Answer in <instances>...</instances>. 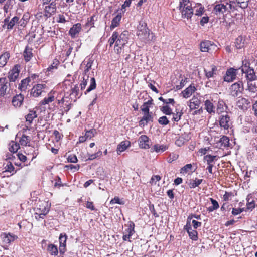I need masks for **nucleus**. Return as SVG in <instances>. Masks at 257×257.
<instances>
[{
    "instance_id": "nucleus-10",
    "label": "nucleus",
    "mask_w": 257,
    "mask_h": 257,
    "mask_svg": "<svg viewBox=\"0 0 257 257\" xmlns=\"http://www.w3.org/2000/svg\"><path fill=\"white\" fill-rule=\"evenodd\" d=\"M237 69L230 68L226 71L224 80L227 82H232L236 78Z\"/></svg>"
},
{
    "instance_id": "nucleus-15",
    "label": "nucleus",
    "mask_w": 257,
    "mask_h": 257,
    "mask_svg": "<svg viewBox=\"0 0 257 257\" xmlns=\"http://www.w3.org/2000/svg\"><path fill=\"white\" fill-rule=\"evenodd\" d=\"M250 103L248 99L243 97H239L237 101L236 105L240 109L244 110L247 109Z\"/></svg>"
},
{
    "instance_id": "nucleus-35",
    "label": "nucleus",
    "mask_w": 257,
    "mask_h": 257,
    "mask_svg": "<svg viewBox=\"0 0 257 257\" xmlns=\"http://www.w3.org/2000/svg\"><path fill=\"white\" fill-rule=\"evenodd\" d=\"M121 14H118L112 20L111 24L110 25V29L111 30L113 29L115 27H117L120 23V21L121 19Z\"/></svg>"
},
{
    "instance_id": "nucleus-34",
    "label": "nucleus",
    "mask_w": 257,
    "mask_h": 257,
    "mask_svg": "<svg viewBox=\"0 0 257 257\" xmlns=\"http://www.w3.org/2000/svg\"><path fill=\"white\" fill-rule=\"evenodd\" d=\"M245 74V78L247 81H252L256 79V76L255 75V72L253 68L249 69Z\"/></svg>"
},
{
    "instance_id": "nucleus-39",
    "label": "nucleus",
    "mask_w": 257,
    "mask_h": 257,
    "mask_svg": "<svg viewBox=\"0 0 257 257\" xmlns=\"http://www.w3.org/2000/svg\"><path fill=\"white\" fill-rule=\"evenodd\" d=\"M193 9L195 15L197 16H201L204 11V8L202 6L201 4H198Z\"/></svg>"
},
{
    "instance_id": "nucleus-47",
    "label": "nucleus",
    "mask_w": 257,
    "mask_h": 257,
    "mask_svg": "<svg viewBox=\"0 0 257 257\" xmlns=\"http://www.w3.org/2000/svg\"><path fill=\"white\" fill-rule=\"evenodd\" d=\"M55 99V97L53 95L51 94H48L47 97L44 98L41 102L40 104L41 105H46L49 104L50 102H53Z\"/></svg>"
},
{
    "instance_id": "nucleus-38",
    "label": "nucleus",
    "mask_w": 257,
    "mask_h": 257,
    "mask_svg": "<svg viewBox=\"0 0 257 257\" xmlns=\"http://www.w3.org/2000/svg\"><path fill=\"white\" fill-rule=\"evenodd\" d=\"M47 250L51 255L56 256L58 253L57 247L52 244H49Z\"/></svg>"
},
{
    "instance_id": "nucleus-55",
    "label": "nucleus",
    "mask_w": 257,
    "mask_h": 257,
    "mask_svg": "<svg viewBox=\"0 0 257 257\" xmlns=\"http://www.w3.org/2000/svg\"><path fill=\"white\" fill-rule=\"evenodd\" d=\"M169 122L166 116H162L158 119V123L162 125H166L169 123Z\"/></svg>"
},
{
    "instance_id": "nucleus-20",
    "label": "nucleus",
    "mask_w": 257,
    "mask_h": 257,
    "mask_svg": "<svg viewBox=\"0 0 257 257\" xmlns=\"http://www.w3.org/2000/svg\"><path fill=\"white\" fill-rule=\"evenodd\" d=\"M59 64L60 62L57 59H54L52 63L46 69V73L47 74L49 75L50 73H52L57 70L58 68V66L59 65Z\"/></svg>"
},
{
    "instance_id": "nucleus-28",
    "label": "nucleus",
    "mask_w": 257,
    "mask_h": 257,
    "mask_svg": "<svg viewBox=\"0 0 257 257\" xmlns=\"http://www.w3.org/2000/svg\"><path fill=\"white\" fill-rule=\"evenodd\" d=\"M32 51V49L31 48L29 47L28 45L26 46L23 53V56L26 61H29L33 57V53Z\"/></svg>"
},
{
    "instance_id": "nucleus-12",
    "label": "nucleus",
    "mask_w": 257,
    "mask_h": 257,
    "mask_svg": "<svg viewBox=\"0 0 257 257\" xmlns=\"http://www.w3.org/2000/svg\"><path fill=\"white\" fill-rule=\"evenodd\" d=\"M45 84H38L35 85L31 90V94L35 97H39L43 92Z\"/></svg>"
},
{
    "instance_id": "nucleus-50",
    "label": "nucleus",
    "mask_w": 257,
    "mask_h": 257,
    "mask_svg": "<svg viewBox=\"0 0 257 257\" xmlns=\"http://www.w3.org/2000/svg\"><path fill=\"white\" fill-rule=\"evenodd\" d=\"M204 160L207 162L208 165L213 164V163L216 160V156L207 155L204 157Z\"/></svg>"
},
{
    "instance_id": "nucleus-17",
    "label": "nucleus",
    "mask_w": 257,
    "mask_h": 257,
    "mask_svg": "<svg viewBox=\"0 0 257 257\" xmlns=\"http://www.w3.org/2000/svg\"><path fill=\"white\" fill-rule=\"evenodd\" d=\"M1 236L3 237V241L7 244H10L18 238V236L11 233H4Z\"/></svg>"
},
{
    "instance_id": "nucleus-52",
    "label": "nucleus",
    "mask_w": 257,
    "mask_h": 257,
    "mask_svg": "<svg viewBox=\"0 0 257 257\" xmlns=\"http://www.w3.org/2000/svg\"><path fill=\"white\" fill-rule=\"evenodd\" d=\"M251 82L247 81V90L251 93H255L257 92V86Z\"/></svg>"
},
{
    "instance_id": "nucleus-42",
    "label": "nucleus",
    "mask_w": 257,
    "mask_h": 257,
    "mask_svg": "<svg viewBox=\"0 0 257 257\" xmlns=\"http://www.w3.org/2000/svg\"><path fill=\"white\" fill-rule=\"evenodd\" d=\"M3 165L4 166V169H5V172L12 173V174H14V167L11 162L7 161L6 163H4Z\"/></svg>"
},
{
    "instance_id": "nucleus-60",
    "label": "nucleus",
    "mask_w": 257,
    "mask_h": 257,
    "mask_svg": "<svg viewBox=\"0 0 257 257\" xmlns=\"http://www.w3.org/2000/svg\"><path fill=\"white\" fill-rule=\"evenodd\" d=\"M96 130L95 129H91L86 131L85 135L88 139H90L94 136Z\"/></svg>"
},
{
    "instance_id": "nucleus-13",
    "label": "nucleus",
    "mask_w": 257,
    "mask_h": 257,
    "mask_svg": "<svg viewBox=\"0 0 257 257\" xmlns=\"http://www.w3.org/2000/svg\"><path fill=\"white\" fill-rule=\"evenodd\" d=\"M55 1H52L49 5L45 6L44 15L47 18L50 17L52 15L54 14L56 11Z\"/></svg>"
},
{
    "instance_id": "nucleus-63",
    "label": "nucleus",
    "mask_w": 257,
    "mask_h": 257,
    "mask_svg": "<svg viewBox=\"0 0 257 257\" xmlns=\"http://www.w3.org/2000/svg\"><path fill=\"white\" fill-rule=\"evenodd\" d=\"M102 152L101 151H99L96 153L93 154H88V160H92L95 159V158L99 157L101 155Z\"/></svg>"
},
{
    "instance_id": "nucleus-5",
    "label": "nucleus",
    "mask_w": 257,
    "mask_h": 257,
    "mask_svg": "<svg viewBox=\"0 0 257 257\" xmlns=\"http://www.w3.org/2000/svg\"><path fill=\"white\" fill-rule=\"evenodd\" d=\"M219 122L221 127L228 129L232 125L230 115L227 112L221 114L219 117Z\"/></svg>"
},
{
    "instance_id": "nucleus-9",
    "label": "nucleus",
    "mask_w": 257,
    "mask_h": 257,
    "mask_svg": "<svg viewBox=\"0 0 257 257\" xmlns=\"http://www.w3.org/2000/svg\"><path fill=\"white\" fill-rule=\"evenodd\" d=\"M20 66L19 65H16L8 73V79L11 82H14L17 79L20 72Z\"/></svg>"
},
{
    "instance_id": "nucleus-54",
    "label": "nucleus",
    "mask_w": 257,
    "mask_h": 257,
    "mask_svg": "<svg viewBox=\"0 0 257 257\" xmlns=\"http://www.w3.org/2000/svg\"><path fill=\"white\" fill-rule=\"evenodd\" d=\"M135 224L133 222H130L129 226L125 230V232L127 233V234H130L131 236H132L133 234L135 233Z\"/></svg>"
},
{
    "instance_id": "nucleus-18",
    "label": "nucleus",
    "mask_w": 257,
    "mask_h": 257,
    "mask_svg": "<svg viewBox=\"0 0 257 257\" xmlns=\"http://www.w3.org/2000/svg\"><path fill=\"white\" fill-rule=\"evenodd\" d=\"M204 109L210 114H214L215 113V107L210 100H206L204 101Z\"/></svg>"
},
{
    "instance_id": "nucleus-26",
    "label": "nucleus",
    "mask_w": 257,
    "mask_h": 257,
    "mask_svg": "<svg viewBox=\"0 0 257 257\" xmlns=\"http://www.w3.org/2000/svg\"><path fill=\"white\" fill-rule=\"evenodd\" d=\"M94 60L91 57H89L86 58L82 63V64H84L85 65V68L84 71L86 72H90V70L91 69V67L92 64L93 63Z\"/></svg>"
},
{
    "instance_id": "nucleus-36",
    "label": "nucleus",
    "mask_w": 257,
    "mask_h": 257,
    "mask_svg": "<svg viewBox=\"0 0 257 257\" xmlns=\"http://www.w3.org/2000/svg\"><path fill=\"white\" fill-rule=\"evenodd\" d=\"M249 0H230L231 3H236L237 6L242 9L247 7Z\"/></svg>"
},
{
    "instance_id": "nucleus-25",
    "label": "nucleus",
    "mask_w": 257,
    "mask_h": 257,
    "mask_svg": "<svg viewBox=\"0 0 257 257\" xmlns=\"http://www.w3.org/2000/svg\"><path fill=\"white\" fill-rule=\"evenodd\" d=\"M246 201V206L247 209L252 210L253 209L255 208V201L253 197V196L251 194L247 196Z\"/></svg>"
},
{
    "instance_id": "nucleus-49",
    "label": "nucleus",
    "mask_w": 257,
    "mask_h": 257,
    "mask_svg": "<svg viewBox=\"0 0 257 257\" xmlns=\"http://www.w3.org/2000/svg\"><path fill=\"white\" fill-rule=\"evenodd\" d=\"M20 148L19 144L12 141L9 145V150L11 152L15 153Z\"/></svg>"
},
{
    "instance_id": "nucleus-23",
    "label": "nucleus",
    "mask_w": 257,
    "mask_h": 257,
    "mask_svg": "<svg viewBox=\"0 0 257 257\" xmlns=\"http://www.w3.org/2000/svg\"><path fill=\"white\" fill-rule=\"evenodd\" d=\"M227 108L228 107L225 102L222 99H219L217 103V113H224Z\"/></svg>"
},
{
    "instance_id": "nucleus-58",
    "label": "nucleus",
    "mask_w": 257,
    "mask_h": 257,
    "mask_svg": "<svg viewBox=\"0 0 257 257\" xmlns=\"http://www.w3.org/2000/svg\"><path fill=\"white\" fill-rule=\"evenodd\" d=\"M154 150L157 152H162L166 150V147L164 145H160L158 144L155 145L153 147Z\"/></svg>"
},
{
    "instance_id": "nucleus-33",
    "label": "nucleus",
    "mask_w": 257,
    "mask_h": 257,
    "mask_svg": "<svg viewBox=\"0 0 257 257\" xmlns=\"http://www.w3.org/2000/svg\"><path fill=\"white\" fill-rule=\"evenodd\" d=\"M130 145V142L128 141H124L121 142L117 147V153L119 154V152H122L125 151L127 148Z\"/></svg>"
},
{
    "instance_id": "nucleus-22",
    "label": "nucleus",
    "mask_w": 257,
    "mask_h": 257,
    "mask_svg": "<svg viewBox=\"0 0 257 257\" xmlns=\"http://www.w3.org/2000/svg\"><path fill=\"white\" fill-rule=\"evenodd\" d=\"M196 90V88L193 85H190L182 91V93L183 97L185 98L189 97Z\"/></svg>"
},
{
    "instance_id": "nucleus-43",
    "label": "nucleus",
    "mask_w": 257,
    "mask_h": 257,
    "mask_svg": "<svg viewBox=\"0 0 257 257\" xmlns=\"http://www.w3.org/2000/svg\"><path fill=\"white\" fill-rule=\"evenodd\" d=\"M19 20V18L18 17H14L7 24V29L8 30L12 29L15 24L18 23Z\"/></svg>"
},
{
    "instance_id": "nucleus-19",
    "label": "nucleus",
    "mask_w": 257,
    "mask_h": 257,
    "mask_svg": "<svg viewBox=\"0 0 257 257\" xmlns=\"http://www.w3.org/2000/svg\"><path fill=\"white\" fill-rule=\"evenodd\" d=\"M81 30V25L80 23H77L74 25L72 28H70L69 33L72 38H75Z\"/></svg>"
},
{
    "instance_id": "nucleus-14",
    "label": "nucleus",
    "mask_w": 257,
    "mask_h": 257,
    "mask_svg": "<svg viewBox=\"0 0 257 257\" xmlns=\"http://www.w3.org/2000/svg\"><path fill=\"white\" fill-rule=\"evenodd\" d=\"M150 142L149 138L146 135H141L139 138V146L142 149H149Z\"/></svg>"
},
{
    "instance_id": "nucleus-3",
    "label": "nucleus",
    "mask_w": 257,
    "mask_h": 257,
    "mask_svg": "<svg viewBox=\"0 0 257 257\" xmlns=\"http://www.w3.org/2000/svg\"><path fill=\"white\" fill-rule=\"evenodd\" d=\"M179 7L183 18L187 19L191 18L194 13V10L189 0H182V1H180Z\"/></svg>"
},
{
    "instance_id": "nucleus-46",
    "label": "nucleus",
    "mask_w": 257,
    "mask_h": 257,
    "mask_svg": "<svg viewBox=\"0 0 257 257\" xmlns=\"http://www.w3.org/2000/svg\"><path fill=\"white\" fill-rule=\"evenodd\" d=\"M252 68L250 67V63L248 61H242V65L239 69H241L242 73H245L249 69Z\"/></svg>"
},
{
    "instance_id": "nucleus-30",
    "label": "nucleus",
    "mask_w": 257,
    "mask_h": 257,
    "mask_svg": "<svg viewBox=\"0 0 257 257\" xmlns=\"http://www.w3.org/2000/svg\"><path fill=\"white\" fill-rule=\"evenodd\" d=\"M245 45V39L242 36H238L235 40V46L238 49L243 48Z\"/></svg>"
},
{
    "instance_id": "nucleus-24",
    "label": "nucleus",
    "mask_w": 257,
    "mask_h": 257,
    "mask_svg": "<svg viewBox=\"0 0 257 257\" xmlns=\"http://www.w3.org/2000/svg\"><path fill=\"white\" fill-rule=\"evenodd\" d=\"M24 100V96L21 94L17 95L14 97L12 100V104L14 106L20 107Z\"/></svg>"
},
{
    "instance_id": "nucleus-29",
    "label": "nucleus",
    "mask_w": 257,
    "mask_h": 257,
    "mask_svg": "<svg viewBox=\"0 0 257 257\" xmlns=\"http://www.w3.org/2000/svg\"><path fill=\"white\" fill-rule=\"evenodd\" d=\"M10 57V53L8 52H6L0 55V67H4L6 65Z\"/></svg>"
},
{
    "instance_id": "nucleus-7",
    "label": "nucleus",
    "mask_w": 257,
    "mask_h": 257,
    "mask_svg": "<svg viewBox=\"0 0 257 257\" xmlns=\"http://www.w3.org/2000/svg\"><path fill=\"white\" fill-rule=\"evenodd\" d=\"M200 50L202 52H209L211 50H214L217 48V46L213 42L206 40L201 42Z\"/></svg>"
},
{
    "instance_id": "nucleus-31",
    "label": "nucleus",
    "mask_w": 257,
    "mask_h": 257,
    "mask_svg": "<svg viewBox=\"0 0 257 257\" xmlns=\"http://www.w3.org/2000/svg\"><path fill=\"white\" fill-rule=\"evenodd\" d=\"M153 105V100L150 99L148 100L147 102H144L143 104L141 107V109L142 111L144 113H148L150 112V107Z\"/></svg>"
},
{
    "instance_id": "nucleus-8",
    "label": "nucleus",
    "mask_w": 257,
    "mask_h": 257,
    "mask_svg": "<svg viewBox=\"0 0 257 257\" xmlns=\"http://www.w3.org/2000/svg\"><path fill=\"white\" fill-rule=\"evenodd\" d=\"M128 34L129 32L127 31H124L120 35L118 34V38L115 43L116 46H124L127 43Z\"/></svg>"
},
{
    "instance_id": "nucleus-56",
    "label": "nucleus",
    "mask_w": 257,
    "mask_h": 257,
    "mask_svg": "<svg viewBox=\"0 0 257 257\" xmlns=\"http://www.w3.org/2000/svg\"><path fill=\"white\" fill-rule=\"evenodd\" d=\"M192 168V165L191 164H186L180 169V173L186 174L191 170Z\"/></svg>"
},
{
    "instance_id": "nucleus-48",
    "label": "nucleus",
    "mask_w": 257,
    "mask_h": 257,
    "mask_svg": "<svg viewBox=\"0 0 257 257\" xmlns=\"http://www.w3.org/2000/svg\"><path fill=\"white\" fill-rule=\"evenodd\" d=\"M118 32L117 31L113 32L111 37L108 40V43L110 47H111L113 44L115 43L117 41V39L118 38Z\"/></svg>"
},
{
    "instance_id": "nucleus-27",
    "label": "nucleus",
    "mask_w": 257,
    "mask_h": 257,
    "mask_svg": "<svg viewBox=\"0 0 257 257\" xmlns=\"http://www.w3.org/2000/svg\"><path fill=\"white\" fill-rule=\"evenodd\" d=\"M200 104V100L197 98L193 97L189 101V107L190 110H194L198 108Z\"/></svg>"
},
{
    "instance_id": "nucleus-51",
    "label": "nucleus",
    "mask_w": 257,
    "mask_h": 257,
    "mask_svg": "<svg viewBox=\"0 0 257 257\" xmlns=\"http://www.w3.org/2000/svg\"><path fill=\"white\" fill-rule=\"evenodd\" d=\"M175 112L176 113L173 112V114H172L173 115L172 119L175 122H178L181 119L183 112L182 111H177V110H176Z\"/></svg>"
},
{
    "instance_id": "nucleus-32",
    "label": "nucleus",
    "mask_w": 257,
    "mask_h": 257,
    "mask_svg": "<svg viewBox=\"0 0 257 257\" xmlns=\"http://www.w3.org/2000/svg\"><path fill=\"white\" fill-rule=\"evenodd\" d=\"M31 81V78L30 77H27L25 79H23L21 83L19 84V89L21 91H25L27 86L29 85V83Z\"/></svg>"
},
{
    "instance_id": "nucleus-11",
    "label": "nucleus",
    "mask_w": 257,
    "mask_h": 257,
    "mask_svg": "<svg viewBox=\"0 0 257 257\" xmlns=\"http://www.w3.org/2000/svg\"><path fill=\"white\" fill-rule=\"evenodd\" d=\"M68 236L65 233H61L59 237V252L61 254H64L66 251V241L67 240Z\"/></svg>"
},
{
    "instance_id": "nucleus-1",
    "label": "nucleus",
    "mask_w": 257,
    "mask_h": 257,
    "mask_svg": "<svg viewBox=\"0 0 257 257\" xmlns=\"http://www.w3.org/2000/svg\"><path fill=\"white\" fill-rule=\"evenodd\" d=\"M137 35L140 40L146 43L154 40L153 33H150L147 24L142 21L137 26Z\"/></svg>"
},
{
    "instance_id": "nucleus-41",
    "label": "nucleus",
    "mask_w": 257,
    "mask_h": 257,
    "mask_svg": "<svg viewBox=\"0 0 257 257\" xmlns=\"http://www.w3.org/2000/svg\"><path fill=\"white\" fill-rule=\"evenodd\" d=\"M96 84L94 77H90V85L85 92V94H86L87 93L90 92L91 91L95 89L96 88Z\"/></svg>"
},
{
    "instance_id": "nucleus-2",
    "label": "nucleus",
    "mask_w": 257,
    "mask_h": 257,
    "mask_svg": "<svg viewBox=\"0 0 257 257\" xmlns=\"http://www.w3.org/2000/svg\"><path fill=\"white\" fill-rule=\"evenodd\" d=\"M235 10V7L231 3H228L225 1L216 2L213 8V11L216 15H222L226 12H230Z\"/></svg>"
},
{
    "instance_id": "nucleus-64",
    "label": "nucleus",
    "mask_w": 257,
    "mask_h": 257,
    "mask_svg": "<svg viewBox=\"0 0 257 257\" xmlns=\"http://www.w3.org/2000/svg\"><path fill=\"white\" fill-rule=\"evenodd\" d=\"M95 16L94 15L88 18L87 19V22L86 25L88 27H93L94 24V18Z\"/></svg>"
},
{
    "instance_id": "nucleus-53",
    "label": "nucleus",
    "mask_w": 257,
    "mask_h": 257,
    "mask_svg": "<svg viewBox=\"0 0 257 257\" xmlns=\"http://www.w3.org/2000/svg\"><path fill=\"white\" fill-rule=\"evenodd\" d=\"M203 181L202 179H198L196 178L192 182L189 183V186L191 188H195L198 186Z\"/></svg>"
},
{
    "instance_id": "nucleus-59",
    "label": "nucleus",
    "mask_w": 257,
    "mask_h": 257,
    "mask_svg": "<svg viewBox=\"0 0 257 257\" xmlns=\"http://www.w3.org/2000/svg\"><path fill=\"white\" fill-rule=\"evenodd\" d=\"M189 236L190 238L194 241H196L198 239V233L197 231L195 230H192L188 232Z\"/></svg>"
},
{
    "instance_id": "nucleus-37",
    "label": "nucleus",
    "mask_w": 257,
    "mask_h": 257,
    "mask_svg": "<svg viewBox=\"0 0 257 257\" xmlns=\"http://www.w3.org/2000/svg\"><path fill=\"white\" fill-rule=\"evenodd\" d=\"M209 199L211 203L212 204V206L209 207L207 208V211L209 212H211L218 209L219 207V205L218 202L216 200H214V199L210 198Z\"/></svg>"
},
{
    "instance_id": "nucleus-61",
    "label": "nucleus",
    "mask_w": 257,
    "mask_h": 257,
    "mask_svg": "<svg viewBox=\"0 0 257 257\" xmlns=\"http://www.w3.org/2000/svg\"><path fill=\"white\" fill-rule=\"evenodd\" d=\"M67 161L68 162L75 163L78 161L76 156L74 154H70L67 157Z\"/></svg>"
},
{
    "instance_id": "nucleus-45",
    "label": "nucleus",
    "mask_w": 257,
    "mask_h": 257,
    "mask_svg": "<svg viewBox=\"0 0 257 257\" xmlns=\"http://www.w3.org/2000/svg\"><path fill=\"white\" fill-rule=\"evenodd\" d=\"M162 113L167 115H170L173 114L172 110L168 105H164L160 108Z\"/></svg>"
},
{
    "instance_id": "nucleus-62",
    "label": "nucleus",
    "mask_w": 257,
    "mask_h": 257,
    "mask_svg": "<svg viewBox=\"0 0 257 257\" xmlns=\"http://www.w3.org/2000/svg\"><path fill=\"white\" fill-rule=\"evenodd\" d=\"M191 220V218L189 216L187 218L186 225L184 226V229L187 231V232L192 230L190 223Z\"/></svg>"
},
{
    "instance_id": "nucleus-44",
    "label": "nucleus",
    "mask_w": 257,
    "mask_h": 257,
    "mask_svg": "<svg viewBox=\"0 0 257 257\" xmlns=\"http://www.w3.org/2000/svg\"><path fill=\"white\" fill-rule=\"evenodd\" d=\"M221 146L223 147H227L229 145V139L228 137L223 136L219 140Z\"/></svg>"
},
{
    "instance_id": "nucleus-16",
    "label": "nucleus",
    "mask_w": 257,
    "mask_h": 257,
    "mask_svg": "<svg viewBox=\"0 0 257 257\" xmlns=\"http://www.w3.org/2000/svg\"><path fill=\"white\" fill-rule=\"evenodd\" d=\"M152 112L144 113L143 117L139 121L140 126H144L149 122H153V117L151 115Z\"/></svg>"
},
{
    "instance_id": "nucleus-40",
    "label": "nucleus",
    "mask_w": 257,
    "mask_h": 257,
    "mask_svg": "<svg viewBox=\"0 0 257 257\" xmlns=\"http://www.w3.org/2000/svg\"><path fill=\"white\" fill-rule=\"evenodd\" d=\"M37 117L36 111L34 110H30L29 113L25 116L26 121H28L30 123H32L33 119Z\"/></svg>"
},
{
    "instance_id": "nucleus-21",
    "label": "nucleus",
    "mask_w": 257,
    "mask_h": 257,
    "mask_svg": "<svg viewBox=\"0 0 257 257\" xmlns=\"http://www.w3.org/2000/svg\"><path fill=\"white\" fill-rule=\"evenodd\" d=\"M205 75L209 79L217 75V67L215 65L211 66L210 69H204Z\"/></svg>"
},
{
    "instance_id": "nucleus-6",
    "label": "nucleus",
    "mask_w": 257,
    "mask_h": 257,
    "mask_svg": "<svg viewBox=\"0 0 257 257\" xmlns=\"http://www.w3.org/2000/svg\"><path fill=\"white\" fill-rule=\"evenodd\" d=\"M10 84L6 77L0 78V96L9 94L10 90Z\"/></svg>"
},
{
    "instance_id": "nucleus-4",
    "label": "nucleus",
    "mask_w": 257,
    "mask_h": 257,
    "mask_svg": "<svg viewBox=\"0 0 257 257\" xmlns=\"http://www.w3.org/2000/svg\"><path fill=\"white\" fill-rule=\"evenodd\" d=\"M243 90V83L241 81L232 84L229 87L230 94L233 97H236L242 93Z\"/></svg>"
},
{
    "instance_id": "nucleus-57",
    "label": "nucleus",
    "mask_w": 257,
    "mask_h": 257,
    "mask_svg": "<svg viewBox=\"0 0 257 257\" xmlns=\"http://www.w3.org/2000/svg\"><path fill=\"white\" fill-rule=\"evenodd\" d=\"M28 140L29 137L25 135H23L20 139L19 142L21 145L26 146L28 145V143H29Z\"/></svg>"
}]
</instances>
